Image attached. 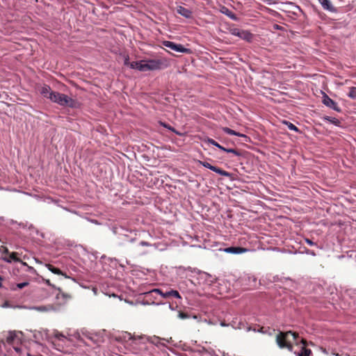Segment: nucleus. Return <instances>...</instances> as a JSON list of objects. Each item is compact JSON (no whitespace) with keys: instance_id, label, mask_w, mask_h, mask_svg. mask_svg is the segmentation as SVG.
<instances>
[{"instance_id":"nucleus-1","label":"nucleus","mask_w":356,"mask_h":356,"mask_svg":"<svg viewBox=\"0 0 356 356\" xmlns=\"http://www.w3.org/2000/svg\"><path fill=\"white\" fill-rule=\"evenodd\" d=\"M50 100L62 106H68L70 108H76L79 106V103L76 100L58 92H55L53 97H50Z\"/></svg>"},{"instance_id":"nucleus-2","label":"nucleus","mask_w":356,"mask_h":356,"mask_svg":"<svg viewBox=\"0 0 356 356\" xmlns=\"http://www.w3.org/2000/svg\"><path fill=\"white\" fill-rule=\"evenodd\" d=\"M289 337H291L293 340H296L298 337V334L296 332H293L291 331L286 332H280V334L277 336V343L278 346L283 348H286L289 350H292V345L289 341Z\"/></svg>"},{"instance_id":"nucleus-3","label":"nucleus","mask_w":356,"mask_h":356,"mask_svg":"<svg viewBox=\"0 0 356 356\" xmlns=\"http://www.w3.org/2000/svg\"><path fill=\"white\" fill-rule=\"evenodd\" d=\"M163 45L165 47L170 49L172 51L181 53H189L190 49L185 48L183 45L180 44H176L171 41H163L162 42Z\"/></svg>"},{"instance_id":"nucleus-4","label":"nucleus","mask_w":356,"mask_h":356,"mask_svg":"<svg viewBox=\"0 0 356 356\" xmlns=\"http://www.w3.org/2000/svg\"><path fill=\"white\" fill-rule=\"evenodd\" d=\"M199 163L200 165H203L204 167L207 168H209L211 170L222 175V176H224V177H232V173L227 172V171H225L220 168H218L216 166H214V165H212L211 164H210L209 163H208L207 161H199Z\"/></svg>"},{"instance_id":"nucleus-5","label":"nucleus","mask_w":356,"mask_h":356,"mask_svg":"<svg viewBox=\"0 0 356 356\" xmlns=\"http://www.w3.org/2000/svg\"><path fill=\"white\" fill-rule=\"evenodd\" d=\"M153 291L156 293L160 294L164 298H170V297H174L175 298H179V299L181 298L179 293L177 291L173 290V289H170L169 291H166L164 292L159 289H154Z\"/></svg>"},{"instance_id":"nucleus-6","label":"nucleus","mask_w":356,"mask_h":356,"mask_svg":"<svg viewBox=\"0 0 356 356\" xmlns=\"http://www.w3.org/2000/svg\"><path fill=\"white\" fill-rule=\"evenodd\" d=\"M323 103L327 107L332 108L333 110L340 112L341 108L334 101H333L328 95L324 93L323 97Z\"/></svg>"},{"instance_id":"nucleus-7","label":"nucleus","mask_w":356,"mask_h":356,"mask_svg":"<svg viewBox=\"0 0 356 356\" xmlns=\"http://www.w3.org/2000/svg\"><path fill=\"white\" fill-rule=\"evenodd\" d=\"M147 71H152L161 69L162 62L159 60H149L145 61Z\"/></svg>"},{"instance_id":"nucleus-8","label":"nucleus","mask_w":356,"mask_h":356,"mask_svg":"<svg viewBox=\"0 0 356 356\" xmlns=\"http://www.w3.org/2000/svg\"><path fill=\"white\" fill-rule=\"evenodd\" d=\"M40 92L44 97L50 99V97H53L55 91H52L49 86L43 85L40 89Z\"/></svg>"},{"instance_id":"nucleus-9","label":"nucleus","mask_w":356,"mask_h":356,"mask_svg":"<svg viewBox=\"0 0 356 356\" xmlns=\"http://www.w3.org/2000/svg\"><path fill=\"white\" fill-rule=\"evenodd\" d=\"M130 67L132 69H136L141 72H146L147 67L145 64V61H133L130 63Z\"/></svg>"},{"instance_id":"nucleus-10","label":"nucleus","mask_w":356,"mask_h":356,"mask_svg":"<svg viewBox=\"0 0 356 356\" xmlns=\"http://www.w3.org/2000/svg\"><path fill=\"white\" fill-rule=\"evenodd\" d=\"M224 251L230 254H242L248 251V249L241 247H229L224 249Z\"/></svg>"},{"instance_id":"nucleus-11","label":"nucleus","mask_w":356,"mask_h":356,"mask_svg":"<svg viewBox=\"0 0 356 356\" xmlns=\"http://www.w3.org/2000/svg\"><path fill=\"white\" fill-rule=\"evenodd\" d=\"M318 1L322 6L324 10H328L332 13L336 12V8L332 4L330 0H318Z\"/></svg>"},{"instance_id":"nucleus-12","label":"nucleus","mask_w":356,"mask_h":356,"mask_svg":"<svg viewBox=\"0 0 356 356\" xmlns=\"http://www.w3.org/2000/svg\"><path fill=\"white\" fill-rule=\"evenodd\" d=\"M177 12L179 15H182L186 18H191L192 17V12L183 6H178L177 8Z\"/></svg>"},{"instance_id":"nucleus-13","label":"nucleus","mask_w":356,"mask_h":356,"mask_svg":"<svg viewBox=\"0 0 356 356\" xmlns=\"http://www.w3.org/2000/svg\"><path fill=\"white\" fill-rule=\"evenodd\" d=\"M302 342L304 346L302 347L300 353L298 354V356H310L312 355V350L305 347L306 341L305 339H302Z\"/></svg>"},{"instance_id":"nucleus-14","label":"nucleus","mask_w":356,"mask_h":356,"mask_svg":"<svg viewBox=\"0 0 356 356\" xmlns=\"http://www.w3.org/2000/svg\"><path fill=\"white\" fill-rule=\"evenodd\" d=\"M58 290H59V292L56 295L57 299L62 298L64 302H66L67 301H68L69 300H70L72 298L70 293H65V292L62 291L60 289Z\"/></svg>"},{"instance_id":"nucleus-15","label":"nucleus","mask_w":356,"mask_h":356,"mask_svg":"<svg viewBox=\"0 0 356 356\" xmlns=\"http://www.w3.org/2000/svg\"><path fill=\"white\" fill-rule=\"evenodd\" d=\"M220 10H221L222 13L226 15L227 17H229L232 19H234V20L237 19L236 15L232 11H231L229 8L223 6Z\"/></svg>"},{"instance_id":"nucleus-16","label":"nucleus","mask_w":356,"mask_h":356,"mask_svg":"<svg viewBox=\"0 0 356 356\" xmlns=\"http://www.w3.org/2000/svg\"><path fill=\"white\" fill-rule=\"evenodd\" d=\"M222 131L227 134H229V135H233V136H239V137H243V138H247V136L243 134H241L239 132H236V131L234 130H232L228 127H223L222 128Z\"/></svg>"},{"instance_id":"nucleus-17","label":"nucleus","mask_w":356,"mask_h":356,"mask_svg":"<svg viewBox=\"0 0 356 356\" xmlns=\"http://www.w3.org/2000/svg\"><path fill=\"white\" fill-rule=\"evenodd\" d=\"M17 338V334L15 331L10 332L6 338V341L8 344H13Z\"/></svg>"},{"instance_id":"nucleus-18","label":"nucleus","mask_w":356,"mask_h":356,"mask_svg":"<svg viewBox=\"0 0 356 356\" xmlns=\"http://www.w3.org/2000/svg\"><path fill=\"white\" fill-rule=\"evenodd\" d=\"M35 309L39 312H50L54 311L55 308L52 305H48L45 306L37 307Z\"/></svg>"},{"instance_id":"nucleus-19","label":"nucleus","mask_w":356,"mask_h":356,"mask_svg":"<svg viewBox=\"0 0 356 356\" xmlns=\"http://www.w3.org/2000/svg\"><path fill=\"white\" fill-rule=\"evenodd\" d=\"M283 123L287 126V127L291 130V131H294L297 133H300L301 131H300V129L296 126L294 125L293 123L289 122V121H283Z\"/></svg>"},{"instance_id":"nucleus-20","label":"nucleus","mask_w":356,"mask_h":356,"mask_svg":"<svg viewBox=\"0 0 356 356\" xmlns=\"http://www.w3.org/2000/svg\"><path fill=\"white\" fill-rule=\"evenodd\" d=\"M47 268L51 272H52L54 274L63 275V272L59 268H56L55 266H54L51 264H48Z\"/></svg>"},{"instance_id":"nucleus-21","label":"nucleus","mask_w":356,"mask_h":356,"mask_svg":"<svg viewBox=\"0 0 356 356\" xmlns=\"http://www.w3.org/2000/svg\"><path fill=\"white\" fill-rule=\"evenodd\" d=\"M240 38H243V39H245V40H249L251 37H252V35L251 33H250L248 31H241V32L240 33V35H239Z\"/></svg>"},{"instance_id":"nucleus-22","label":"nucleus","mask_w":356,"mask_h":356,"mask_svg":"<svg viewBox=\"0 0 356 356\" xmlns=\"http://www.w3.org/2000/svg\"><path fill=\"white\" fill-rule=\"evenodd\" d=\"M324 120H325L327 121H329L331 123H332V124H334L335 125H337V126H339V124H340V121L338 119L335 118H331L330 116H325V117H324Z\"/></svg>"},{"instance_id":"nucleus-23","label":"nucleus","mask_w":356,"mask_h":356,"mask_svg":"<svg viewBox=\"0 0 356 356\" xmlns=\"http://www.w3.org/2000/svg\"><path fill=\"white\" fill-rule=\"evenodd\" d=\"M348 96L352 99H356V87L350 88Z\"/></svg>"},{"instance_id":"nucleus-24","label":"nucleus","mask_w":356,"mask_h":356,"mask_svg":"<svg viewBox=\"0 0 356 356\" xmlns=\"http://www.w3.org/2000/svg\"><path fill=\"white\" fill-rule=\"evenodd\" d=\"M222 151L227 152V153H232L236 156L240 155V153L236 149H232V148H225L223 147V149Z\"/></svg>"},{"instance_id":"nucleus-25","label":"nucleus","mask_w":356,"mask_h":356,"mask_svg":"<svg viewBox=\"0 0 356 356\" xmlns=\"http://www.w3.org/2000/svg\"><path fill=\"white\" fill-rule=\"evenodd\" d=\"M9 259L7 261L8 262H10L11 261H20V259L17 257V252H12L9 256Z\"/></svg>"},{"instance_id":"nucleus-26","label":"nucleus","mask_w":356,"mask_h":356,"mask_svg":"<svg viewBox=\"0 0 356 356\" xmlns=\"http://www.w3.org/2000/svg\"><path fill=\"white\" fill-rule=\"evenodd\" d=\"M208 143L213 146L217 147L218 148H219L221 150H222V149H223V146L220 145L219 143H218L216 140H214L212 138H209Z\"/></svg>"},{"instance_id":"nucleus-27","label":"nucleus","mask_w":356,"mask_h":356,"mask_svg":"<svg viewBox=\"0 0 356 356\" xmlns=\"http://www.w3.org/2000/svg\"><path fill=\"white\" fill-rule=\"evenodd\" d=\"M29 284V282H28L18 283L16 284V288L13 287L12 289L13 290H16L17 289H22L24 288L25 286H27Z\"/></svg>"},{"instance_id":"nucleus-28","label":"nucleus","mask_w":356,"mask_h":356,"mask_svg":"<svg viewBox=\"0 0 356 356\" xmlns=\"http://www.w3.org/2000/svg\"><path fill=\"white\" fill-rule=\"evenodd\" d=\"M178 317L181 319H186L189 318V315L187 313L179 311L178 313Z\"/></svg>"},{"instance_id":"nucleus-29","label":"nucleus","mask_w":356,"mask_h":356,"mask_svg":"<svg viewBox=\"0 0 356 356\" xmlns=\"http://www.w3.org/2000/svg\"><path fill=\"white\" fill-rule=\"evenodd\" d=\"M54 337L58 339V340H63V339H65L66 337L60 332L56 331L54 333Z\"/></svg>"},{"instance_id":"nucleus-30","label":"nucleus","mask_w":356,"mask_h":356,"mask_svg":"<svg viewBox=\"0 0 356 356\" xmlns=\"http://www.w3.org/2000/svg\"><path fill=\"white\" fill-rule=\"evenodd\" d=\"M241 32V30L238 29H232L231 30V33L232 35H236V36H238L240 35V33Z\"/></svg>"},{"instance_id":"nucleus-31","label":"nucleus","mask_w":356,"mask_h":356,"mask_svg":"<svg viewBox=\"0 0 356 356\" xmlns=\"http://www.w3.org/2000/svg\"><path fill=\"white\" fill-rule=\"evenodd\" d=\"M124 338L126 339H128L129 340H131V339H133L134 337L131 336V334L130 333H128V332H126L124 335Z\"/></svg>"},{"instance_id":"nucleus-32","label":"nucleus","mask_w":356,"mask_h":356,"mask_svg":"<svg viewBox=\"0 0 356 356\" xmlns=\"http://www.w3.org/2000/svg\"><path fill=\"white\" fill-rule=\"evenodd\" d=\"M305 242L309 245H315V243L312 240H310L309 238H305Z\"/></svg>"},{"instance_id":"nucleus-33","label":"nucleus","mask_w":356,"mask_h":356,"mask_svg":"<svg viewBox=\"0 0 356 356\" xmlns=\"http://www.w3.org/2000/svg\"><path fill=\"white\" fill-rule=\"evenodd\" d=\"M140 245H145V246H149V245H150L149 243L145 242V241H142V242L140 243Z\"/></svg>"},{"instance_id":"nucleus-34","label":"nucleus","mask_w":356,"mask_h":356,"mask_svg":"<svg viewBox=\"0 0 356 356\" xmlns=\"http://www.w3.org/2000/svg\"><path fill=\"white\" fill-rule=\"evenodd\" d=\"M130 63H129V58H127L125 59V60H124V65H129V66H130Z\"/></svg>"},{"instance_id":"nucleus-35","label":"nucleus","mask_w":356,"mask_h":356,"mask_svg":"<svg viewBox=\"0 0 356 356\" xmlns=\"http://www.w3.org/2000/svg\"><path fill=\"white\" fill-rule=\"evenodd\" d=\"M62 352H63L64 353H67V354H71L72 352V351H70V350H61Z\"/></svg>"},{"instance_id":"nucleus-36","label":"nucleus","mask_w":356,"mask_h":356,"mask_svg":"<svg viewBox=\"0 0 356 356\" xmlns=\"http://www.w3.org/2000/svg\"><path fill=\"white\" fill-rule=\"evenodd\" d=\"M220 325L222 326V327H225V326H227V324L225 323V322H221L220 323Z\"/></svg>"},{"instance_id":"nucleus-37","label":"nucleus","mask_w":356,"mask_h":356,"mask_svg":"<svg viewBox=\"0 0 356 356\" xmlns=\"http://www.w3.org/2000/svg\"><path fill=\"white\" fill-rule=\"evenodd\" d=\"M161 124L164 127H166L169 129H171L170 127H168L165 123H161Z\"/></svg>"},{"instance_id":"nucleus-38","label":"nucleus","mask_w":356,"mask_h":356,"mask_svg":"<svg viewBox=\"0 0 356 356\" xmlns=\"http://www.w3.org/2000/svg\"><path fill=\"white\" fill-rule=\"evenodd\" d=\"M27 356H43V355H32L31 354L28 353V354H27Z\"/></svg>"},{"instance_id":"nucleus-39","label":"nucleus","mask_w":356,"mask_h":356,"mask_svg":"<svg viewBox=\"0 0 356 356\" xmlns=\"http://www.w3.org/2000/svg\"><path fill=\"white\" fill-rule=\"evenodd\" d=\"M46 283H47L48 285L51 286V283H50L49 280H47V281H46Z\"/></svg>"},{"instance_id":"nucleus-40","label":"nucleus","mask_w":356,"mask_h":356,"mask_svg":"<svg viewBox=\"0 0 356 356\" xmlns=\"http://www.w3.org/2000/svg\"><path fill=\"white\" fill-rule=\"evenodd\" d=\"M1 287H2V284H1V282H0V288H1Z\"/></svg>"},{"instance_id":"nucleus-41","label":"nucleus","mask_w":356,"mask_h":356,"mask_svg":"<svg viewBox=\"0 0 356 356\" xmlns=\"http://www.w3.org/2000/svg\"><path fill=\"white\" fill-rule=\"evenodd\" d=\"M15 350L16 351H18V350H19L17 348H15Z\"/></svg>"},{"instance_id":"nucleus-42","label":"nucleus","mask_w":356,"mask_h":356,"mask_svg":"<svg viewBox=\"0 0 356 356\" xmlns=\"http://www.w3.org/2000/svg\"><path fill=\"white\" fill-rule=\"evenodd\" d=\"M3 280L2 277H1V276H0V280Z\"/></svg>"}]
</instances>
